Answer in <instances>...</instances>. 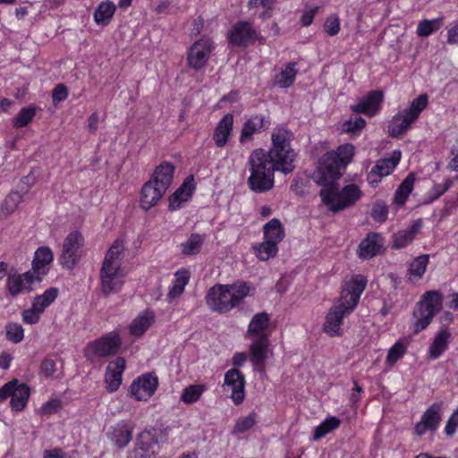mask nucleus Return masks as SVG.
I'll list each match as a JSON object with an SVG mask.
<instances>
[{
    "mask_svg": "<svg viewBox=\"0 0 458 458\" xmlns=\"http://www.w3.org/2000/svg\"><path fill=\"white\" fill-rule=\"evenodd\" d=\"M124 245L116 240L106 253L100 269V290L106 296L121 291L125 282L127 272L122 267Z\"/></svg>",
    "mask_w": 458,
    "mask_h": 458,
    "instance_id": "4",
    "label": "nucleus"
},
{
    "mask_svg": "<svg viewBox=\"0 0 458 458\" xmlns=\"http://www.w3.org/2000/svg\"><path fill=\"white\" fill-rule=\"evenodd\" d=\"M429 262L428 255H420L415 258L409 265L407 270V282L410 284H417L426 273L427 267Z\"/></svg>",
    "mask_w": 458,
    "mask_h": 458,
    "instance_id": "32",
    "label": "nucleus"
},
{
    "mask_svg": "<svg viewBox=\"0 0 458 458\" xmlns=\"http://www.w3.org/2000/svg\"><path fill=\"white\" fill-rule=\"evenodd\" d=\"M41 314L42 313L38 309H35V306L32 304L30 309L22 311L21 317L24 323L34 325L38 322Z\"/></svg>",
    "mask_w": 458,
    "mask_h": 458,
    "instance_id": "55",
    "label": "nucleus"
},
{
    "mask_svg": "<svg viewBox=\"0 0 458 458\" xmlns=\"http://www.w3.org/2000/svg\"><path fill=\"white\" fill-rule=\"evenodd\" d=\"M194 190L195 186L191 176L187 178L169 198V209L174 211L181 208L182 203L187 202L191 198Z\"/></svg>",
    "mask_w": 458,
    "mask_h": 458,
    "instance_id": "28",
    "label": "nucleus"
},
{
    "mask_svg": "<svg viewBox=\"0 0 458 458\" xmlns=\"http://www.w3.org/2000/svg\"><path fill=\"white\" fill-rule=\"evenodd\" d=\"M384 238L377 233H369L359 244L357 253L362 259H369L378 255L383 249Z\"/></svg>",
    "mask_w": 458,
    "mask_h": 458,
    "instance_id": "22",
    "label": "nucleus"
},
{
    "mask_svg": "<svg viewBox=\"0 0 458 458\" xmlns=\"http://www.w3.org/2000/svg\"><path fill=\"white\" fill-rule=\"evenodd\" d=\"M402 157V152L399 149H394L389 157L378 160L374 165L377 171L381 175L387 176L394 170L399 164Z\"/></svg>",
    "mask_w": 458,
    "mask_h": 458,
    "instance_id": "39",
    "label": "nucleus"
},
{
    "mask_svg": "<svg viewBox=\"0 0 458 458\" xmlns=\"http://www.w3.org/2000/svg\"><path fill=\"white\" fill-rule=\"evenodd\" d=\"M367 284L361 275L353 276L346 281L340 298L328 310L322 330L329 336H339L343 333V322L356 308Z\"/></svg>",
    "mask_w": 458,
    "mask_h": 458,
    "instance_id": "2",
    "label": "nucleus"
},
{
    "mask_svg": "<svg viewBox=\"0 0 458 458\" xmlns=\"http://www.w3.org/2000/svg\"><path fill=\"white\" fill-rule=\"evenodd\" d=\"M6 338L14 343H21L24 338V329L21 325L18 323H9L5 327Z\"/></svg>",
    "mask_w": 458,
    "mask_h": 458,
    "instance_id": "52",
    "label": "nucleus"
},
{
    "mask_svg": "<svg viewBox=\"0 0 458 458\" xmlns=\"http://www.w3.org/2000/svg\"><path fill=\"white\" fill-rule=\"evenodd\" d=\"M443 295L439 291L425 292L412 312L414 321L412 329L415 334L426 329L433 318L442 309Z\"/></svg>",
    "mask_w": 458,
    "mask_h": 458,
    "instance_id": "8",
    "label": "nucleus"
},
{
    "mask_svg": "<svg viewBox=\"0 0 458 458\" xmlns=\"http://www.w3.org/2000/svg\"><path fill=\"white\" fill-rule=\"evenodd\" d=\"M125 369V360L117 358L108 363L105 374L106 388L108 392L118 390L122 384V376Z\"/></svg>",
    "mask_w": 458,
    "mask_h": 458,
    "instance_id": "24",
    "label": "nucleus"
},
{
    "mask_svg": "<svg viewBox=\"0 0 458 458\" xmlns=\"http://www.w3.org/2000/svg\"><path fill=\"white\" fill-rule=\"evenodd\" d=\"M366 126V121L362 117H354L346 120L342 124V131L352 134H358Z\"/></svg>",
    "mask_w": 458,
    "mask_h": 458,
    "instance_id": "53",
    "label": "nucleus"
},
{
    "mask_svg": "<svg viewBox=\"0 0 458 458\" xmlns=\"http://www.w3.org/2000/svg\"><path fill=\"white\" fill-rule=\"evenodd\" d=\"M414 177L408 175L398 187L395 195L394 202L399 205H403L413 189Z\"/></svg>",
    "mask_w": 458,
    "mask_h": 458,
    "instance_id": "48",
    "label": "nucleus"
},
{
    "mask_svg": "<svg viewBox=\"0 0 458 458\" xmlns=\"http://www.w3.org/2000/svg\"><path fill=\"white\" fill-rule=\"evenodd\" d=\"M39 280L30 271L20 275L9 276L7 288L11 295L17 296L32 291V286Z\"/></svg>",
    "mask_w": 458,
    "mask_h": 458,
    "instance_id": "19",
    "label": "nucleus"
},
{
    "mask_svg": "<svg viewBox=\"0 0 458 458\" xmlns=\"http://www.w3.org/2000/svg\"><path fill=\"white\" fill-rule=\"evenodd\" d=\"M296 63H288L286 64L280 72L276 74L274 82L279 88H288L290 87L295 81V77L298 72Z\"/></svg>",
    "mask_w": 458,
    "mask_h": 458,
    "instance_id": "37",
    "label": "nucleus"
},
{
    "mask_svg": "<svg viewBox=\"0 0 458 458\" xmlns=\"http://www.w3.org/2000/svg\"><path fill=\"white\" fill-rule=\"evenodd\" d=\"M134 424L130 420H122L111 427L108 437L117 447H125L132 438Z\"/></svg>",
    "mask_w": 458,
    "mask_h": 458,
    "instance_id": "21",
    "label": "nucleus"
},
{
    "mask_svg": "<svg viewBox=\"0 0 458 458\" xmlns=\"http://www.w3.org/2000/svg\"><path fill=\"white\" fill-rule=\"evenodd\" d=\"M120 346L121 337L117 332L113 331L89 343L85 349V354L89 359L113 355L117 352Z\"/></svg>",
    "mask_w": 458,
    "mask_h": 458,
    "instance_id": "12",
    "label": "nucleus"
},
{
    "mask_svg": "<svg viewBox=\"0 0 458 458\" xmlns=\"http://www.w3.org/2000/svg\"><path fill=\"white\" fill-rule=\"evenodd\" d=\"M253 250L259 260L267 261L277 254L278 246L272 242L264 240L263 242L255 244L253 246Z\"/></svg>",
    "mask_w": 458,
    "mask_h": 458,
    "instance_id": "42",
    "label": "nucleus"
},
{
    "mask_svg": "<svg viewBox=\"0 0 458 458\" xmlns=\"http://www.w3.org/2000/svg\"><path fill=\"white\" fill-rule=\"evenodd\" d=\"M458 428V408L454 411L450 418L448 419L445 427V432L448 436H453L456 428Z\"/></svg>",
    "mask_w": 458,
    "mask_h": 458,
    "instance_id": "58",
    "label": "nucleus"
},
{
    "mask_svg": "<svg viewBox=\"0 0 458 458\" xmlns=\"http://www.w3.org/2000/svg\"><path fill=\"white\" fill-rule=\"evenodd\" d=\"M163 187L154 183V182L148 181L142 186L140 194V206L144 210H148L155 207L165 193Z\"/></svg>",
    "mask_w": 458,
    "mask_h": 458,
    "instance_id": "23",
    "label": "nucleus"
},
{
    "mask_svg": "<svg viewBox=\"0 0 458 458\" xmlns=\"http://www.w3.org/2000/svg\"><path fill=\"white\" fill-rule=\"evenodd\" d=\"M443 21L440 18L424 20L418 24L417 34L420 37H428L440 29Z\"/></svg>",
    "mask_w": 458,
    "mask_h": 458,
    "instance_id": "49",
    "label": "nucleus"
},
{
    "mask_svg": "<svg viewBox=\"0 0 458 458\" xmlns=\"http://www.w3.org/2000/svg\"><path fill=\"white\" fill-rule=\"evenodd\" d=\"M248 283L236 281L231 284H216L206 295L208 307L215 312L226 313L242 302L250 294Z\"/></svg>",
    "mask_w": 458,
    "mask_h": 458,
    "instance_id": "5",
    "label": "nucleus"
},
{
    "mask_svg": "<svg viewBox=\"0 0 458 458\" xmlns=\"http://www.w3.org/2000/svg\"><path fill=\"white\" fill-rule=\"evenodd\" d=\"M248 185L250 189L256 193L267 191L274 186V175H270V174L250 172Z\"/></svg>",
    "mask_w": 458,
    "mask_h": 458,
    "instance_id": "33",
    "label": "nucleus"
},
{
    "mask_svg": "<svg viewBox=\"0 0 458 458\" xmlns=\"http://www.w3.org/2000/svg\"><path fill=\"white\" fill-rule=\"evenodd\" d=\"M159 435L155 428L141 431L136 438L131 458H156L160 452Z\"/></svg>",
    "mask_w": 458,
    "mask_h": 458,
    "instance_id": "10",
    "label": "nucleus"
},
{
    "mask_svg": "<svg viewBox=\"0 0 458 458\" xmlns=\"http://www.w3.org/2000/svg\"><path fill=\"white\" fill-rule=\"evenodd\" d=\"M190 278L191 273L187 268L182 267L174 273L167 293L169 301L177 299L183 293L185 286L190 282Z\"/></svg>",
    "mask_w": 458,
    "mask_h": 458,
    "instance_id": "30",
    "label": "nucleus"
},
{
    "mask_svg": "<svg viewBox=\"0 0 458 458\" xmlns=\"http://www.w3.org/2000/svg\"><path fill=\"white\" fill-rule=\"evenodd\" d=\"M447 43L458 46V22L452 24L447 29Z\"/></svg>",
    "mask_w": 458,
    "mask_h": 458,
    "instance_id": "62",
    "label": "nucleus"
},
{
    "mask_svg": "<svg viewBox=\"0 0 458 458\" xmlns=\"http://www.w3.org/2000/svg\"><path fill=\"white\" fill-rule=\"evenodd\" d=\"M40 369L46 377H51L56 371V362L52 359H45L41 363Z\"/></svg>",
    "mask_w": 458,
    "mask_h": 458,
    "instance_id": "60",
    "label": "nucleus"
},
{
    "mask_svg": "<svg viewBox=\"0 0 458 458\" xmlns=\"http://www.w3.org/2000/svg\"><path fill=\"white\" fill-rule=\"evenodd\" d=\"M213 50L214 42L211 38L203 37L196 40L187 51L188 65L195 71L205 68Z\"/></svg>",
    "mask_w": 458,
    "mask_h": 458,
    "instance_id": "11",
    "label": "nucleus"
},
{
    "mask_svg": "<svg viewBox=\"0 0 458 458\" xmlns=\"http://www.w3.org/2000/svg\"><path fill=\"white\" fill-rule=\"evenodd\" d=\"M115 9L114 4L111 1L100 3L94 13L95 22L103 27L106 26L113 18Z\"/></svg>",
    "mask_w": 458,
    "mask_h": 458,
    "instance_id": "38",
    "label": "nucleus"
},
{
    "mask_svg": "<svg viewBox=\"0 0 458 458\" xmlns=\"http://www.w3.org/2000/svg\"><path fill=\"white\" fill-rule=\"evenodd\" d=\"M233 116L232 114H226L218 122L213 134V140L217 147L223 148L227 144L233 131Z\"/></svg>",
    "mask_w": 458,
    "mask_h": 458,
    "instance_id": "29",
    "label": "nucleus"
},
{
    "mask_svg": "<svg viewBox=\"0 0 458 458\" xmlns=\"http://www.w3.org/2000/svg\"><path fill=\"white\" fill-rule=\"evenodd\" d=\"M422 228V220L417 219L408 228L393 234V248L402 249L408 246L415 239Z\"/></svg>",
    "mask_w": 458,
    "mask_h": 458,
    "instance_id": "27",
    "label": "nucleus"
},
{
    "mask_svg": "<svg viewBox=\"0 0 458 458\" xmlns=\"http://www.w3.org/2000/svg\"><path fill=\"white\" fill-rule=\"evenodd\" d=\"M68 96L67 89L64 85H57L53 91L52 99L55 104L64 101Z\"/></svg>",
    "mask_w": 458,
    "mask_h": 458,
    "instance_id": "59",
    "label": "nucleus"
},
{
    "mask_svg": "<svg viewBox=\"0 0 458 458\" xmlns=\"http://www.w3.org/2000/svg\"><path fill=\"white\" fill-rule=\"evenodd\" d=\"M22 201V195L18 191L11 192L2 204L1 210L4 214H12Z\"/></svg>",
    "mask_w": 458,
    "mask_h": 458,
    "instance_id": "50",
    "label": "nucleus"
},
{
    "mask_svg": "<svg viewBox=\"0 0 458 458\" xmlns=\"http://www.w3.org/2000/svg\"><path fill=\"white\" fill-rule=\"evenodd\" d=\"M388 210L383 204H377L372 209V218L378 223H383L387 218Z\"/></svg>",
    "mask_w": 458,
    "mask_h": 458,
    "instance_id": "57",
    "label": "nucleus"
},
{
    "mask_svg": "<svg viewBox=\"0 0 458 458\" xmlns=\"http://www.w3.org/2000/svg\"><path fill=\"white\" fill-rule=\"evenodd\" d=\"M408 344L403 339H400L388 350L386 363L392 367L401 360L407 352Z\"/></svg>",
    "mask_w": 458,
    "mask_h": 458,
    "instance_id": "45",
    "label": "nucleus"
},
{
    "mask_svg": "<svg viewBox=\"0 0 458 458\" xmlns=\"http://www.w3.org/2000/svg\"><path fill=\"white\" fill-rule=\"evenodd\" d=\"M224 389L230 393L234 404H241L245 398V380L242 373L236 369H230L225 374Z\"/></svg>",
    "mask_w": 458,
    "mask_h": 458,
    "instance_id": "14",
    "label": "nucleus"
},
{
    "mask_svg": "<svg viewBox=\"0 0 458 458\" xmlns=\"http://www.w3.org/2000/svg\"><path fill=\"white\" fill-rule=\"evenodd\" d=\"M341 29L340 19L336 14L329 15L324 23V30L328 36H335Z\"/></svg>",
    "mask_w": 458,
    "mask_h": 458,
    "instance_id": "54",
    "label": "nucleus"
},
{
    "mask_svg": "<svg viewBox=\"0 0 458 458\" xmlns=\"http://www.w3.org/2000/svg\"><path fill=\"white\" fill-rule=\"evenodd\" d=\"M61 406L62 403L59 399H51L41 406L40 412L43 415H49L57 411Z\"/></svg>",
    "mask_w": 458,
    "mask_h": 458,
    "instance_id": "56",
    "label": "nucleus"
},
{
    "mask_svg": "<svg viewBox=\"0 0 458 458\" xmlns=\"http://www.w3.org/2000/svg\"><path fill=\"white\" fill-rule=\"evenodd\" d=\"M384 94L379 90H372L365 97L359 99L357 104L351 106V110L354 113L363 114L368 116L376 115L383 102Z\"/></svg>",
    "mask_w": 458,
    "mask_h": 458,
    "instance_id": "17",
    "label": "nucleus"
},
{
    "mask_svg": "<svg viewBox=\"0 0 458 458\" xmlns=\"http://www.w3.org/2000/svg\"><path fill=\"white\" fill-rule=\"evenodd\" d=\"M248 165L250 172L274 175V172L276 171L269 157H267V151L263 148H257L251 152L249 157Z\"/></svg>",
    "mask_w": 458,
    "mask_h": 458,
    "instance_id": "25",
    "label": "nucleus"
},
{
    "mask_svg": "<svg viewBox=\"0 0 458 458\" xmlns=\"http://www.w3.org/2000/svg\"><path fill=\"white\" fill-rule=\"evenodd\" d=\"M428 105V96L421 94L415 98L408 107L395 114L388 123V133L392 137H399L405 133L419 119L420 114Z\"/></svg>",
    "mask_w": 458,
    "mask_h": 458,
    "instance_id": "7",
    "label": "nucleus"
},
{
    "mask_svg": "<svg viewBox=\"0 0 458 458\" xmlns=\"http://www.w3.org/2000/svg\"><path fill=\"white\" fill-rule=\"evenodd\" d=\"M341 424V421L338 418L335 416L327 417L318 426L314 428V433L312 436L313 441H318L338 428Z\"/></svg>",
    "mask_w": 458,
    "mask_h": 458,
    "instance_id": "40",
    "label": "nucleus"
},
{
    "mask_svg": "<svg viewBox=\"0 0 458 458\" xmlns=\"http://www.w3.org/2000/svg\"><path fill=\"white\" fill-rule=\"evenodd\" d=\"M451 338L452 334L447 328L438 331L433 337L428 350L429 359L437 360L440 358L447 351Z\"/></svg>",
    "mask_w": 458,
    "mask_h": 458,
    "instance_id": "26",
    "label": "nucleus"
},
{
    "mask_svg": "<svg viewBox=\"0 0 458 458\" xmlns=\"http://www.w3.org/2000/svg\"><path fill=\"white\" fill-rule=\"evenodd\" d=\"M85 240L81 232L73 230L64 240L60 254V264L68 269H72L80 261Z\"/></svg>",
    "mask_w": 458,
    "mask_h": 458,
    "instance_id": "9",
    "label": "nucleus"
},
{
    "mask_svg": "<svg viewBox=\"0 0 458 458\" xmlns=\"http://www.w3.org/2000/svg\"><path fill=\"white\" fill-rule=\"evenodd\" d=\"M292 134L284 128H276L271 135L272 145L267 157L276 171L289 174L293 171L296 153L291 147Z\"/></svg>",
    "mask_w": 458,
    "mask_h": 458,
    "instance_id": "6",
    "label": "nucleus"
},
{
    "mask_svg": "<svg viewBox=\"0 0 458 458\" xmlns=\"http://www.w3.org/2000/svg\"><path fill=\"white\" fill-rule=\"evenodd\" d=\"M30 394V387L26 384H19L17 381L16 385H13L11 395L10 405L12 410L14 411L23 410L28 403Z\"/></svg>",
    "mask_w": 458,
    "mask_h": 458,
    "instance_id": "34",
    "label": "nucleus"
},
{
    "mask_svg": "<svg viewBox=\"0 0 458 458\" xmlns=\"http://www.w3.org/2000/svg\"><path fill=\"white\" fill-rule=\"evenodd\" d=\"M354 146L346 143L339 146L336 150L328 151L319 160L315 181L322 185L319 192L321 200L332 212H339L353 206L363 193L354 183H349L339 189L336 182L344 173L346 166L352 162Z\"/></svg>",
    "mask_w": 458,
    "mask_h": 458,
    "instance_id": "1",
    "label": "nucleus"
},
{
    "mask_svg": "<svg viewBox=\"0 0 458 458\" xmlns=\"http://www.w3.org/2000/svg\"><path fill=\"white\" fill-rule=\"evenodd\" d=\"M256 423V414L250 413L245 417H241L236 420L233 429V434H242L250 429Z\"/></svg>",
    "mask_w": 458,
    "mask_h": 458,
    "instance_id": "51",
    "label": "nucleus"
},
{
    "mask_svg": "<svg viewBox=\"0 0 458 458\" xmlns=\"http://www.w3.org/2000/svg\"><path fill=\"white\" fill-rule=\"evenodd\" d=\"M275 5L276 0H249L247 4L249 9H261L259 18L263 21L272 17Z\"/></svg>",
    "mask_w": 458,
    "mask_h": 458,
    "instance_id": "43",
    "label": "nucleus"
},
{
    "mask_svg": "<svg viewBox=\"0 0 458 458\" xmlns=\"http://www.w3.org/2000/svg\"><path fill=\"white\" fill-rule=\"evenodd\" d=\"M271 317L267 312H258L250 318L245 338L250 340L249 347L250 361L255 370L265 372V360L269 348Z\"/></svg>",
    "mask_w": 458,
    "mask_h": 458,
    "instance_id": "3",
    "label": "nucleus"
},
{
    "mask_svg": "<svg viewBox=\"0 0 458 458\" xmlns=\"http://www.w3.org/2000/svg\"><path fill=\"white\" fill-rule=\"evenodd\" d=\"M206 390L207 386L205 385H190L182 390L181 401L185 404H192L200 399Z\"/></svg>",
    "mask_w": 458,
    "mask_h": 458,
    "instance_id": "41",
    "label": "nucleus"
},
{
    "mask_svg": "<svg viewBox=\"0 0 458 458\" xmlns=\"http://www.w3.org/2000/svg\"><path fill=\"white\" fill-rule=\"evenodd\" d=\"M36 106L32 104L22 107L13 117V123L16 128H22L28 125L36 114Z\"/></svg>",
    "mask_w": 458,
    "mask_h": 458,
    "instance_id": "47",
    "label": "nucleus"
},
{
    "mask_svg": "<svg viewBox=\"0 0 458 458\" xmlns=\"http://www.w3.org/2000/svg\"><path fill=\"white\" fill-rule=\"evenodd\" d=\"M159 381L154 373H145L133 380L130 386V394L137 401L147 402L155 394Z\"/></svg>",
    "mask_w": 458,
    "mask_h": 458,
    "instance_id": "13",
    "label": "nucleus"
},
{
    "mask_svg": "<svg viewBox=\"0 0 458 458\" xmlns=\"http://www.w3.org/2000/svg\"><path fill=\"white\" fill-rule=\"evenodd\" d=\"M443 403H435L429 406L415 425L414 430L418 436L424 435L428 430H436L442 419Z\"/></svg>",
    "mask_w": 458,
    "mask_h": 458,
    "instance_id": "16",
    "label": "nucleus"
},
{
    "mask_svg": "<svg viewBox=\"0 0 458 458\" xmlns=\"http://www.w3.org/2000/svg\"><path fill=\"white\" fill-rule=\"evenodd\" d=\"M58 291L55 288H49L46 290L42 294L38 295L34 298L32 304L35 309H38L41 313L51 305L57 298Z\"/></svg>",
    "mask_w": 458,
    "mask_h": 458,
    "instance_id": "46",
    "label": "nucleus"
},
{
    "mask_svg": "<svg viewBox=\"0 0 458 458\" xmlns=\"http://www.w3.org/2000/svg\"><path fill=\"white\" fill-rule=\"evenodd\" d=\"M174 173V166L171 163L164 161L156 167L149 181L154 182V183L166 191L173 182Z\"/></svg>",
    "mask_w": 458,
    "mask_h": 458,
    "instance_id": "31",
    "label": "nucleus"
},
{
    "mask_svg": "<svg viewBox=\"0 0 458 458\" xmlns=\"http://www.w3.org/2000/svg\"><path fill=\"white\" fill-rule=\"evenodd\" d=\"M269 125L270 123L265 115H251L244 122L242 125L240 135V142L242 144H244L251 140L255 134L266 131L269 127Z\"/></svg>",
    "mask_w": 458,
    "mask_h": 458,
    "instance_id": "20",
    "label": "nucleus"
},
{
    "mask_svg": "<svg viewBox=\"0 0 458 458\" xmlns=\"http://www.w3.org/2000/svg\"><path fill=\"white\" fill-rule=\"evenodd\" d=\"M317 12H318V7L305 9L301 17V22L302 26H304V27L310 26L312 23Z\"/></svg>",
    "mask_w": 458,
    "mask_h": 458,
    "instance_id": "61",
    "label": "nucleus"
},
{
    "mask_svg": "<svg viewBox=\"0 0 458 458\" xmlns=\"http://www.w3.org/2000/svg\"><path fill=\"white\" fill-rule=\"evenodd\" d=\"M384 176L381 175V174H379L378 171H377L375 166H373L372 169L370 170V172L367 175V181L371 187L375 188L378 185V183L381 182V179Z\"/></svg>",
    "mask_w": 458,
    "mask_h": 458,
    "instance_id": "63",
    "label": "nucleus"
},
{
    "mask_svg": "<svg viewBox=\"0 0 458 458\" xmlns=\"http://www.w3.org/2000/svg\"><path fill=\"white\" fill-rule=\"evenodd\" d=\"M204 238L198 233H192L187 241L181 244V251L185 256L198 254L202 247Z\"/></svg>",
    "mask_w": 458,
    "mask_h": 458,
    "instance_id": "44",
    "label": "nucleus"
},
{
    "mask_svg": "<svg viewBox=\"0 0 458 458\" xmlns=\"http://www.w3.org/2000/svg\"><path fill=\"white\" fill-rule=\"evenodd\" d=\"M453 158L448 164V168L452 171L458 172V140L452 148Z\"/></svg>",
    "mask_w": 458,
    "mask_h": 458,
    "instance_id": "64",
    "label": "nucleus"
},
{
    "mask_svg": "<svg viewBox=\"0 0 458 458\" xmlns=\"http://www.w3.org/2000/svg\"><path fill=\"white\" fill-rule=\"evenodd\" d=\"M264 240L272 242L276 245L284 238V230L282 223L277 218H273L263 226Z\"/></svg>",
    "mask_w": 458,
    "mask_h": 458,
    "instance_id": "36",
    "label": "nucleus"
},
{
    "mask_svg": "<svg viewBox=\"0 0 458 458\" xmlns=\"http://www.w3.org/2000/svg\"><path fill=\"white\" fill-rule=\"evenodd\" d=\"M258 38V31L253 28L250 22L246 21L236 22L228 31L230 43L238 47H247L253 44Z\"/></svg>",
    "mask_w": 458,
    "mask_h": 458,
    "instance_id": "15",
    "label": "nucleus"
},
{
    "mask_svg": "<svg viewBox=\"0 0 458 458\" xmlns=\"http://www.w3.org/2000/svg\"><path fill=\"white\" fill-rule=\"evenodd\" d=\"M155 316L152 311H143L140 313L130 324L129 330L134 336L142 335L154 322Z\"/></svg>",
    "mask_w": 458,
    "mask_h": 458,
    "instance_id": "35",
    "label": "nucleus"
},
{
    "mask_svg": "<svg viewBox=\"0 0 458 458\" xmlns=\"http://www.w3.org/2000/svg\"><path fill=\"white\" fill-rule=\"evenodd\" d=\"M54 260V254L51 249L47 246L38 247L33 257L31 263V272L36 279L41 281L42 276H46L50 268V265Z\"/></svg>",
    "mask_w": 458,
    "mask_h": 458,
    "instance_id": "18",
    "label": "nucleus"
}]
</instances>
